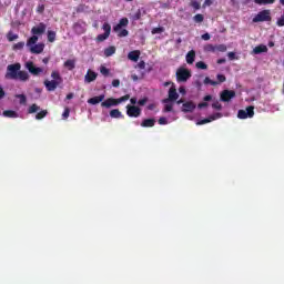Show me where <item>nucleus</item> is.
Returning <instances> with one entry per match:
<instances>
[{
	"instance_id": "obj_28",
	"label": "nucleus",
	"mask_w": 284,
	"mask_h": 284,
	"mask_svg": "<svg viewBox=\"0 0 284 284\" xmlns=\"http://www.w3.org/2000/svg\"><path fill=\"white\" fill-rule=\"evenodd\" d=\"M51 78L53 79V81H58L60 84L63 81V79L61 78V73H59V71H52Z\"/></svg>"
},
{
	"instance_id": "obj_35",
	"label": "nucleus",
	"mask_w": 284,
	"mask_h": 284,
	"mask_svg": "<svg viewBox=\"0 0 284 284\" xmlns=\"http://www.w3.org/2000/svg\"><path fill=\"white\" fill-rule=\"evenodd\" d=\"M204 52H216V45L214 44L204 45Z\"/></svg>"
},
{
	"instance_id": "obj_20",
	"label": "nucleus",
	"mask_w": 284,
	"mask_h": 284,
	"mask_svg": "<svg viewBox=\"0 0 284 284\" xmlns=\"http://www.w3.org/2000/svg\"><path fill=\"white\" fill-rule=\"evenodd\" d=\"M195 59H196V51L191 50L186 53V63H189V65H192Z\"/></svg>"
},
{
	"instance_id": "obj_29",
	"label": "nucleus",
	"mask_w": 284,
	"mask_h": 284,
	"mask_svg": "<svg viewBox=\"0 0 284 284\" xmlns=\"http://www.w3.org/2000/svg\"><path fill=\"white\" fill-rule=\"evenodd\" d=\"M41 110V106L38 104H31L28 109V114H34L36 112H39Z\"/></svg>"
},
{
	"instance_id": "obj_57",
	"label": "nucleus",
	"mask_w": 284,
	"mask_h": 284,
	"mask_svg": "<svg viewBox=\"0 0 284 284\" xmlns=\"http://www.w3.org/2000/svg\"><path fill=\"white\" fill-rule=\"evenodd\" d=\"M172 108H173L172 104H165L164 105V112H172Z\"/></svg>"
},
{
	"instance_id": "obj_60",
	"label": "nucleus",
	"mask_w": 284,
	"mask_h": 284,
	"mask_svg": "<svg viewBox=\"0 0 284 284\" xmlns=\"http://www.w3.org/2000/svg\"><path fill=\"white\" fill-rule=\"evenodd\" d=\"M207 105H209L207 102H201L199 103L197 108L202 110V108H207Z\"/></svg>"
},
{
	"instance_id": "obj_41",
	"label": "nucleus",
	"mask_w": 284,
	"mask_h": 284,
	"mask_svg": "<svg viewBox=\"0 0 284 284\" xmlns=\"http://www.w3.org/2000/svg\"><path fill=\"white\" fill-rule=\"evenodd\" d=\"M151 32L152 34H161L165 32V29L163 27H158V28H153Z\"/></svg>"
},
{
	"instance_id": "obj_54",
	"label": "nucleus",
	"mask_w": 284,
	"mask_h": 284,
	"mask_svg": "<svg viewBox=\"0 0 284 284\" xmlns=\"http://www.w3.org/2000/svg\"><path fill=\"white\" fill-rule=\"evenodd\" d=\"M112 85L113 88H119V85H121V81L119 79H115L112 81Z\"/></svg>"
},
{
	"instance_id": "obj_63",
	"label": "nucleus",
	"mask_w": 284,
	"mask_h": 284,
	"mask_svg": "<svg viewBox=\"0 0 284 284\" xmlns=\"http://www.w3.org/2000/svg\"><path fill=\"white\" fill-rule=\"evenodd\" d=\"M225 58H222V59H219L217 61H216V63L219 64V65H222V63H225Z\"/></svg>"
},
{
	"instance_id": "obj_10",
	"label": "nucleus",
	"mask_w": 284,
	"mask_h": 284,
	"mask_svg": "<svg viewBox=\"0 0 284 284\" xmlns=\"http://www.w3.org/2000/svg\"><path fill=\"white\" fill-rule=\"evenodd\" d=\"M179 99V93L176 92V87L174 83H172V87L169 90V99L164 100V103H168V101H176Z\"/></svg>"
},
{
	"instance_id": "obj_12",
	"label": "nucleus",
	"mask_w": 284,
	"mask_h": 284,
	"mask_svg": "<svg viewBox=\"0 0 284 284\" xmlns=\"http://www.w3.org/2000/svg\"><path fill=\"white\" fill-rule=\"evenodd\" d=\"M223 114L221 113H214L213 115H210L206 119H203L197 122V125H205V123H212V121H216V119H221Z\"/></svg>"
},
{
	"instance_id": "obj_1",
	"label": "nucleus",
	"mask_w": 284,
	"mask_h": 284,
	"mask_svg": "<svg viewBox=\"0 0 284 284\" xmlns=\"http://www.w3.org/2000/svg\"><path fill=\"white\" fill-rule=\"evenodd\" d=\"M7 79H12L13 81H29L30 74L27 71H21V63L9 64L7 67Z\"/></svg>"
},
{
	"instance_id": "obj_17",
	"label": "nucleus",
	"mask_w": 284,
	"mask_h": 284,
	"mask_svg": "<svg viewBox=\"0 0 284 284\" xmlns=\"http://www.w3.org/2000/svg\"><path fill=\"white\" fill-rule=\"evenodd\" d=\"M97 72L92 71V70H88L85 77H84V81L87 83H92V81H97Z\"/></svg>"
},
{
	"instance_id": "obj_5",
	"label": "nucleus",
	"mask_w": 284,
	"mask_h": 284,
	"mask_svg": "<svg viewBox=\"0 0 284 284\" xmlns=\"http://www.w3.org/2000/svg\"><path fill=\"white\" fill-rule=\"evenodd\" d=\"M26 69L32 74L33 77H39L43 72V68L41 67H36L34 62L32 61H27L24 64Z\"/></svg>"
},
{
	"instance_id": "obj_11",
	"label": "nucleus",
	"mask_w": 284,
	"mask_h": 284,
	"mask_svg": "<svg viewBox=\"0 0 284 284\" xmlns=\"http://www.w3.org/2000/svg\"><path fill=\"white\" fill-rule=\"evenodd\" d=\"M59 85H61L59 81L44 80V87L47 88L48 92H54V90L59 88Z\"/></svg>"
},
{
	"instance_id": "obj_61",
	"label": "nucleus",
	"mask_w": 284,
	"mask_h": 284,
	"mask_svg": "<svg viewBox=\"0 0 284 284\" xmlns=\"http://www.w3.org/2000/svg\"><path fill=\"white\" fill-rule=\"evenodd\" d=\"M6 97V91H3V88L0 87V99H3Z\"/></svg>"
},
{
	"instance_id": "obj_31",
	"label": "nucleus",
	"mask_w": 284,
	"mask_h": 284,
	"mask_svg": "<svg viewBox=\"0 0 284 284\" xmlns=\"http://www.w3.org/2000/svg\"><path fill=\"white\" fill-rule=\"evenodd\" d=\"M16 99H19L20 105H26V103H28V98L26 94H17Z\"/></svg>"
},
{
	"instance_id": "obj_26",
	"label": "nucleus",
	"mask_w": 284,
	"mask_h": 284,
	"mask_svg": "<svg viewBox=\"0 0 284 284\" xmlns=\"http://www.w3.org/2000/svg\"><path fill=\"white\" fill-rule=\"evenodd\" d=\"M47 39H48L49 43H54V41H57V32L48 31Z\"/></svg>"
},
{
	"instance_id": "obj_46",
	"label": "nucleus",
	"mask_w": 284,
	"mask_h": 284,
	"mask_svg": "<svg viewBox=\"0 0 284 284\" xmlns=\"http://www.w3.org/2000/svg\"><path fill=\"white\" fill-rule=\"evenodd\" d=\"M216 79H217V85L219 83H225V81H227V78H225V75L223 74H217Z\"/></svg>"
},
{
	"instance_id": "obj_49",
	"label": "nucleus",
	"mask_w": 284,
	"mask_h": 284,
	"mask_svg": "<svg viewBox=\"0 0 284 284\" xmlns=\"http://www.w3.org/2000/svg\"><path fill=\"white\" fill-rule=\"evenodd\" d=\"M158 123L160 125H168V118H165V116L160 118Z\"/></svg>"
},
{
	"instance_id": "obj_42",
	"label": "nucleus",
	"mask_w": 284,
	"mask_h": 284,
	"mask_svg": "<svg viewBox=\"0 0 284 284\" xmlns=\"http://www.w3.org/2000/svg\"><path fill=\"white\" fill-rule=\"evenodd\" d=\"M26 47V42H18L16 44H13V50H23V48Z\"/></svg>"
},
{
	"instance_id": "obj_53",
	"label": "nucleus",
	"mask_w": 284,
	"mask_h": 284,
	"mask_svg": "<svg viewBox=\"0 0 284 284\" xmlns=\"http://www.w3.org/2000/svg\"><path fill=\"white\" fill-rule=\"evenodd\" d=\"M148 103V98H143L138 101V105H145Z\"/></svg>"
},
{
	"instance_id": "obj_4",
	"label": "nucleus",
	"mask_w": 284,
	"mask_h": 284,
	"mask_svg": "<svg viewBox=\"0 0 284 284\" xmlns=\"http://www.w3.org/2000/svg\"><path fill=\"white\" fill-rule=\"evenodd\" d=\"M263 21H272L270 10L260 11L254 18L253 23H261Z\"/></svg>"
},
{
	"instance_id": "obj_36",
	"label": "nucleus",
	"mask_w": 284,
	"mask_h": 284,
	"mask_svg": "<svg viewBox=\"0 0 284 284\" xmlns=\"http://www.w3.org/2000/svg\"><path fill=\"white\" fill-rule=\"evenodd\" d=\"M100 73H101L103 77H110V69H108V68L104 67V65H101V67H100Z\"/></svg>"
},
{
	"instance_id": "obj_23",
	"label": "nucleus",
	"mask_w": 284,
	"mask_h": 284,
	"mask_svg": "<svg viewBox=\"0 0 284 284\" xmlns=\"http://www.w3.org/2000/svg\"><path fill=\"white\" fill-rule=\"evenodd\" d=\"M263 52H267V45L260 44L253 49L254 54H263Z\"/></svg>"
},
{
	"instance_id": "obj_33",
	"label": "nucleus",
	"mask_w": 284,
	"mask_h": 284,
	"mask_svg": "<svg viewBox=\"0 0 284 284\" xmlns=\"http://www.w3.org/2000/svg\"><path fill=\"white\" fill-rule=\"evenodd\" d=\"M110 36H108V33H101L95 38V41H98V43H103V41H105Z\"/></svg>"
},
{
	"instance_id": "obj_37",
	"label": "nucleus",
	"mask_w": 284,
	"mask_h": 284,
	"mask_svg": "<svg viewBox=\"0 0 284 284\" xmlns=\"http://www.w3.org/2000/svg\"><path fill=\"white\" fill-rule=\"evenodd\" d=\"M7 39H8V41H17V39H19V36L14 34V33H12V31H10L7 34Z\"/></svg>"
},
{
	"instance_id": "obj_32",
	"label": "nucleus",
	"mask_w": 284,
	"mask_h": 284,
	"mask_svg": "<svg viewBox=\"0 0 284 284\" xmlns=\"http://www.w3.org/2000/svg\"><path fill=\"white\" fill-rule=\"evenodd\" d=\"M102 30H104V33L110 37V32H112V27L110 23L104 22L102 26Z\"/></svg>"
},
{
	"instance_id": "obj_50",
	"label": "nucleus",
	"mask_w": 284,
	"mask_h": 284,
	"mask_svg": "<svg viewBox=\"0 0 284 284\" xmlns=\"http://www.w3.org/2000/svg\"><path fill=\"white\" fill-rule=\"evenodd\" d=\"M136 68H139V70H145V61L141 60L138 64Z\"/></svg>"
},
{
	"instance_id": "obj_59",
	"label": "nucleus",
	"mask_w": 284,
	"mask_h": 284,
	"mask_svg": "<svg viewBox=\"0 0 284 284\" xmlns=\"http://www.w3.org/2000/svg\"><path fill=\"white\" fill-rule=\"evenodd\" d=\"M202 39H203V41H210V39H211L210 33L202 34Z\"/></svg>"
},
{
	"instance_id": "obj_27",
	"label": "nucleus",
	"mask_w": 284,
	"mask_h": 284,
	"mask_svg": "<svg viewBox=\"0 0 284 284\" xmlns=\"http://www.w3.org/2000/svg\"><path fill=\"white\" fill-rule=\"evenodd\" d=\"M112 54H116L115 47H108L106 49H104V57H112Z\"/></svg>"
},
{
	"instance_id": "obj_64",
	"label": "nucleus",
	"mask_w": 284,
	"mask_h": 284,
	"mask_svg": "<svg viewBox=\"0 0 284 284\" xmlns=\"http://www.w3.org/2000/svg\"><path fill=\"white\" fill-rule=\"evenodd\" d=\"M203 100L204 101H212V95H205Z\"/></svg>"
},
{
	"instance_id": "obj_43",
	"label": "nucleus",
	"mask_w": 284,
	"mask_h": 284,
	"mask_svg": "<svg viewBox=\"0 0 284 284\" xmlns=\"http://www.w3.org/2000/svg\"><path fill=\"white\" fill-rule=\"evenodd\" d=\"M142 13H141V9H139L133 16H132V20L133 21H139L141 20Z\"/></svg>"
},
{
	"instance_id": "obj_24",
	"label": "nucleus",
	"mask_w": 284,
	"mask_h": 284,
	"mask_svg": "<svg viewBox=\"0 0 284 284\" xmlns=\"http://www.w3.org/2000/svg\"><path fill=\"white\" fill-rule=\"evenodd\" d=\"M37 41H39V36L33 34L31 38L28 39L27 47L32 48V45H37Z\"/></svg>"
},
{
	"instance_id": "obj_15",
	"label": "nucleus",
	"mask_w": 284,
	"mask_h": 284,
	"mask_svg": "<svg viewBox=\"0 0 284 284\" xmlns=\"http://www.w3.org/2000/svg\"><path fill=\"white\" fill-rule=\"evenodd\" d=\"M44 49H45V44L38 43L30 47V52L31 54H41V52H43Z\"/></svg>"
},
{
	"instance_id": "obj_62",
	"label": "nucleus",
	"mask_w": 284,
	"mask_h": 284,
	"mask_svg": "<svg viewBox=\"0 0 284 284\" xmlns=\"http://www.w3.org/2000/svg\"><path fill=\"white\" fill-rule=\"evenodd\" d=\"M179 92H180V94H185V87H180L179 88Z\"/></svg>"
},
{
	"instance_id": "obj_16",
	"label": "nucleus",
	"mask_w": 284,
	"mask_h": 284,
	"mask_svg": "<svg viewBox=\"0 0 284 284\" xmlns=\"http://www.w3.org/2000/svg\"><path fill=\"white\" fill-rule=\"evenodd\" d=\"M129 23H130V20H128V18H122V19H120L119 23L113 27V31L119 32V30H121V28H128Z\"/></svg>"
},
{
	"instance_id": "obj_6",
	"label": "nucleus",
	"mask_w": 284,
	"mask_h": 284,
	"mask_svg": "<svg viewBox=\"0 0 284 284\" xmlns=\"http://www.w3.org/2000/svg\"><path fill=\"white\" fill-rule=\"evenodd\" d=\"M254 118V106L250 105L246 110L237 111V119H252Z\"/></svg>"
},
{
	"instance_id": "obj_56",
	"label": "nucleus",
	"mask_w": 284,
	"mask_h": 284,
	"mask_svg": "<svg viewBox=\"0 0 284 284\" xmlns=\"http://www.w3.org/2000/svg\"><path fill=\"white\" fill-rule=\"evenodd\" d=\"M227 57H229V59H230L231 61H234V60L236 59V53H234V52H229V53H227Z\"/></svg>"
},
{
	"instance_id": "obj_30",
	"label": "nucleus",
	"mask_w": 284,
	"mask_h": 284,
	"mask_svg": "<svg viewBox=\"0 0 284 284\" xmlns=\"http://www.w3.org/2000/svg\"><path fill=\"white\" fill-rule=\"evenodd\" d=\"M48 116V110H42L36 114L37 121H41V119H45Z\"/></svg>"
},
{
	"instance_id": "obj_25",
	"label": "nucleus",
	"mask_w": 284,
	"mask_h": 284,
	"mask_svg": "<svg viewBox=\"0 0 284 284\" xmlns=\"http://www.w3.org/2000/svg\"><path fill=\"white\" fill-rule=\"evenodd\" d=\"M111 119H121L123 114L120 112L119 109H113L110 111Z\"/></svg>"
},
{
	"instance_id": "obj_40",
	"label": "nucleus",
	"mask_w": 284,
	"mask_h": 284,
	"mask_svg": "<svg viewBox=\"0 0 284 284\" xmlns=\"http://www.w3.org/2000/svg\"><path fill=\"white\" fill-rule=\"evenodd\" d=\"M227 52V45L225 44H219V45H215V52Z\"/></svg>"
},
{
	"instance_id": "obj_18",
	"label": "nucleus",
	"mask_w": 284,
	"mask_h": 284,
	"mask_svg": "<svg viewBox=\"0 0 284 284\" xmlns=\"http://www.w3.org/2000/svg\"><path fill=\"white\" fill-rule=\"evenodd\" d=\"M154 125H156V120L154 118L144 119L141 122V128H154Z\"/></svg>"
},
{
	"instance_id": "obj_58",
	"label": "nucleus",
	"mask_w": 284,
	"mask_h": 284,
	"mask_svg": "<svg viewBox=\"0 0 284 284\" xmlns=\"http://www.w3.org/2000/svg\"><path fill=\"white\" fill-rule=\"evenodd\" d=\"M212 0H205L203 3V8H210V6H212Z\"/></svg>"
},
{
	"instance_id": "obj_38",
	"label": "nucleus",
	"mask_w": 284,
	"mask_h": 284,
	"mask_svg": "<svg viewBox=\"0 0 284 284\" xmlns=\"http://www.w3.org/2000/svg\"><path fill=\"white\" fill-rule=\"evenodd\" d=\"M195 68H197L199 70H207V64L203 61H199L196 62Z\"/></svg>"
},
{
	"instance_id": "obj_3",
	"label": "nucleus",
	"mask_w": 284,
	"mask_h": 284,
	"mask_svg": "<svg viewBox=\"0 0 284 284\" xmlns=\"http://www.w3.org/2000/svg\"><path fill=\"white\" fill-rule=\"evenodd\" d=\"M191 77H192V73L187 69L180 68L176 71V81L179 83H185V81H187V79H190Z\"/></svg>"
},
{
	"instance_id": "obj_7",
	"label": "nucleus",
	"mask_w": 284,
	"mask_h": 284,
	"mask_svg": "<svg viewBox=\"0 0 284 284\" xmlns=\"http://www.w3.org/2000/svg\"><path fill=\"white\" fill-rule=\"evenodd\" d=\"M126 114L131 119H139V116H141V108H139L136 105L128 104L126 105Z\"/></svg>"
},
{
	"instance_id": "obj_9",
	"label": "nucleus",
	"mask_w": 284,
	"mask_h": 284,
	"mask_svg": "<svg viewBox=\"0 0 284 284\" xmlns=\"http://www.w3.org/2000/svg\"><path fill=\"white\" fill-rule=\"evenodd\" d=\"M47 26L43 22H40L38 26L31 29V34L36 37H41V34H45Z\"/></svg>"
},
{
	"instance_id": "obj_48",
	"label": "nucleus",
	"mask_w": 284,
	"mask_h": 284,
	"mask_svg": "<svg viewBox=\"0 0 284 284\" xmlns=\"http://www.w3.org/2000/svg\"><path fill=\"white\" fill-rule=\"evenodd\" d=\"M128 34H130V31H128L126 29H122V30L118 33V37L123 38V37H128Z\"/></svg>"
},
{
	"instance_id": "obj_51",
	"label": "nucleus",
	"mask_w": 284,
	"mask_h": 284,
	"mask_svg": "<svg viewBox=\"0 0 284 284\" xmlns=\"http://www.w3.org/2000/svg\"><path fill=\"white\" fill-rule=\"evenodd\" d=\"M69 116H70V109L67 108V109H64V111H63V113H62V118H63V119H68Z\"/></svg>"
},
{
	"instance_id": "obj_8",
	"label": "nucleus",
	"mask_w": 284,
	"mask_h": 284,
	"mask_svg": "<svg viewBox=\"0 0 284 284\" xmlns=\"http://www.w3.org/2000/svg\"><path fill=\"white\" fill-rule=\"evenodd\" d=\"M236 97V91L234 90H224L221 92L220 99L223 101V103H229V101H232Z\"/></svg>"
},
{
	"instance_id": "obj_55",
	"label": "nucleus",
	"mask_w": 284,
	"mask_h": 284,
	"mask_svg": "<svg viewBox=\"0 0 284 284\" xmlns=\"http://www.w3.org/2000/svg\"><path fill=\"white\" fill-rule=\"evenodd\" d=\"M45 11V6L40 4L37 9V12H39L40 14L43 13Z\"/></svg>"
},
{
	"instance_id": "obj_44",
	"label": "nucleus",
	"mask_w": 284,
	"mask_h": 284,
	"mask_svg": "<svg viewBox=\"0 0 284 284\" xmlns=\"http://www.w3.org/2000/svg\"><path fill=\"white\" fill-rule=\"evenodd\" d=\"M193 19H194L195 23H203L204 17H203V14L197 13V14L194 16Z\"/></svg>"
},
{
	"instance_id": "obj_21",
	"label": "nucleus",
	"mask_w": 284,
	"mask_h": 284,
	"mask_svg": "<svg viewBox=\"0 0 284 284\" xmlns=\"http://www.w3.org/2000/svg\"><path fill=\"white\" fill-rule=\"evenodd\" d=\"M2 114L7 119H18L19 118V113H17V111H12V110H6V111H3Z\"/></svg>"
},
{
	"instance_id": "obj_13",
	"label": "nucleus",
	"mask_w": 284,
	"mask_h": 284,
	"mask_svg": "<svg viewBox=\"0 0 284 284\" xmlns=\"http://www.w3.org/2000/svg\"><path fill=\"white\" fill-rule=\"evenodd\" d=\"M194 110H196V104L192 101H187L182 104V112H184L185 114L187 112H194Z\"/></svg>"
},
{
	"instance_id": "obj_47",
	"label": "nucleus",
	"mask_w": 284,
	"mask_h": 284,
	"mask_svg": "<svg viewBox=\"0 0 284 284\" xmlns=\"http://www.w3.org/2000/svg\"><path fill=\"white\" fill-rule=\"evenodd\" d=\"M212 108H213L214 110H223V105L220 104L219 101L213 102V103H212Z\"/></svg>"
},
{
	"instance_id": "obj_34",
	"label": "nucleus",
	"mask_w": 284,
	"mask_h": 284,
	"mask_svg": "<svg viewBox=\"0 0 284 284\" xmlns=\"http://www.w3.org/2000/svg\"><path fill=\"white\" fill-rule=\"evenodd\" d=\"M275 0H254V3H257V6H267L270 3H274Z\"/></svg>"
},
{
	"instance_id": "obj_22",
	"label": "nucleus",
	"mask_w": 284,
	"mask_h": 284,
	"mask_svg": "<svg viewBox=\"0 0 284 284\" xmlns=\"http://www.w3.org/2000/svg\"><path fill=\"white\" fill-rule=\"evenodd\" d=\"M64 68H67V70H74V68H77V60H72V59H69L64 62Z\"/></svg>"
},
{
	"instance_id": "obj_39",
	"label": "nucleus",
	"mask_w": 284,
	"mask_h": 284,
	"mask_svg": "<svg viewBox=\"0 0 284 284\" xmlns=\"http://www.w3.org/2000/svg\"><path fill=\"white\" fill-rule=\"evenodd\" d=\"M204 84H205V85H219V82H216V81L210 79L209 77H206V78L204 79Z\"/></svg>"
},
{
	"instance_id": "obj_19",
	"label": "nucleus",
	"mask_w": 284,
	"mask_h": 284,
	"mask_svg": "<svg viewBox=\"0 0 284 284\" xmlns=\"http://www.w3.org/2000/svg\"><path fill=\"white\" fill-rule=\"evenodd\" d=\"M140 57H141V51H139V50L131 51L128 54V59L130 61H134V63H136V61H139Z\"/></svg>"
},
{
	"instance_id": "obj_14",
	"label": "nucleus",
	"mask_w": 284,
	"mask_h": 284,
	"mask_svg": "<svg viewBox=\"0 0 284 284\" xmlns=\"http://www.w3.org/2000/svg\"><path fill=\"white\" fill-rule=\"evenodd\" d=\"M103 101H105V94H100V95L89 99L88 103L90 105H99V103H102Z\"/></svg>"
},
{
	"instance_id": "obj_52",
	"label": "nucleus",
	"mask_w": 284,
	"mask_h": 284,
	"mask_svg": "<svg viewBox=\"0 0 284 284\" xmlns=\"http://www.w3.org/2000/svg\"><path fill=\"white\" fill-rule=\"evenodd\" d=\"M277 26H278L280 28H283V26H284V16H282V17L277 20Z\"/></svg>"
},
{
	"instance_id": "obj_2",
	"label": "nucleus",
	"mask_w": 284,
	"mask_h": 284,
	"mask_svg": "<svg viewBox=\"0 0 284 284\" xmlns=\"http://www.w3.org/2000/svg\"><path fill=\"white\" fill-rule=\"evenodd\" d=\"M129 100H130V94H125L119 99L109 98L101 103V108H106V109L114 108L120 103H123Z\"/></svg>"
},
{
	"instance_id": "obj_45",
	"label": "nucleus",
	"mask_w": 284,
	"mask_h": 284,
	"mask_svg": "<svg viewBox=\"0 0 284 284\" xmlns=\"http://www.w3.org/2000/svg\"><path fill=\"white\" fill-rule=\"evenodd\" d=\"M191 6H192V8H194V10H201V2H199L196 0H192Z\"/></svg>"
}]
</instances>
